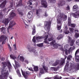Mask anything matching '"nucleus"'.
Instances as JSON below:
<instances>
[{
    "label": "nucleus",
    "mask_w": 79,
    "mask_h": 79,
    "mask_svg": "<svg viewBox=\"0 0 79 79\" xmlns=\"http://www.w3.org/2000/svg\"><path fill=\"white\" fill-rule=\"evenodd\" d=\"M7 64H8V66H11V64L10 62H7Z\"/></svg>",
    "instance_id": "56"
},
{
    "label": "nucleus",
    "mask_w": 79,
    "mask_h": 79,
    "mask_svg": "<svg viewBox=\"0 0 79 79\" xmlns=\"http://www.w3.org/2000/svg\"><path fill=\"white\" fill-rule=\"evenodd\" d=\"M27 17L29 19L28 20V21L29 23H30V22L32 21L33 20V18H32V15H29L28 14Z\"/></svg>",
    "instance_id": "15"
},
{
    "label": "nucleus",
    "mask_w": 79,
    "mask_h": 79,
    "mask_svg": "<svg viewBox=\"0 0 79 79\" xmlns=\"http://www.w3.org/2000/svg\"><path fill=\"white\" fill-rule=\"evenodd\" d=\"M43 45L44 43H42L37 44V45L38 46V47H43Z\"/></svg>",
    "instance_id": "33"
},
{
    "label": "nucleus",
    "mask_w": 79,
    "mask_h": 79,
    "mask_svg": "<svg viewBox=\"0 0 79 79\" xmlns=\"http://www.w3.org/2000/svg\"><path fill=\"white\" fill-rule=\"evenodd\" d=\"M5 60V59L4 57H2L1 59V61H4Z\"/></svg>",
    "instance_id": "62"
},
{
    "label": "nucleus",
    "mask_w": 79,
    "mask_h": 79,
    "mask_svg": "<svg viewBox=\"0 0 79 79\" xmlns=\"http://www.w3.org/2000/svg\"><path fill=\"white\" fill-rule=\"evenodd\" d=\"M51 23L52 21H51L47 22L45 25V26L47 27V29H50V25H51Z\"/></svg>",
    "instance_id": "12"
},
{
    "label": "nucleus",
    "mask_w": 79,
    "mask_h": 79,
    "mask_svg": "<svg viewBox=\"0 0 79 79\" xmlns=\"http://www.w3.org/2000/svg\"><path fill=\"white\" fill-rule=\"evenodd\" d=\"M60 49L61 50L62 52H63V53H64V52L65 53L66 55H68V51H67V50H64V49L62 48L61 47L60 48Z\"/></svg>",
    "instance_id": "21"
},
{
    "label": "nucleus",
    "mask_w": 79,
    "mask_h": 79,
    "mask_svg": "<svg viewBox=\"0 0 79 79\" xmlns=\"http://www.w3.org/2000/svg\"><path fill=\"white\" fill-rule=\"evenodd\" d=\"M7 45H8V47L9 48V49H10V51H11V47L10 46V44H7Z\"/></svg>",
    "instance_id": "49"
},
{
    "label": "nucleus",
    "mask_w": 79,
    "mask_h": 79,
    "mask_svg": "<svg viewBox=\"0 0 79 79\" xmlns=\"http://www.w3.org/2000/svg\"><path fill=\"white\" fill-rule=\"evenodd\" d=\"M6 3V1H5L3 2L2 4L0 5V7L2 8H4L5 6V5Z\"/></svg>",
    "instance_id": "16"
},
{
    "label": "nucleus",
    "mask_w": 79,
    "mask_h": 79,
    "mask_svg": "<svg viewBox=\"0 0 79 79\" xmlns=\"http://www.w3.org/2000/svg\"><path fill=\"white\" fill-rule=\"evenodd\" d=\"M19 60L21 61H22V62H24V57L23 56H20L19 57Z\"/></svg>",
    "instance_id": "28"
},
{
    "label": "nucleus",
    "mask_w": 79,
    "mask_h": 79,
    "mask_svg": "<svg viewBox=\"0 0 79 79\" xmlns=\"http://www.w3.org/2000/svg\"><path fill=\"white\" fill-rule=\"evenodd\" d=\"M67 58V56H64V59L61 58V60L60 61V65H63V64L64 63V61Z\"/></svg>",
    "instance_id": "14"
},
{
    "label": "nucleus",
    "mask_w": 79,
    "mask_h": 79,
    "mask_svg": "<svg viewBox=\"0 0 79 79\" xmlns=\"http://www.w3.org/2000/svg\"><path fill=\"white\" fill-rule=\"evenodd\" d=\"M48 35H45V39H44V43H45V44H49V43L46 40L47 39H48Z\"/></svg>",
    "instance_id": "20"
},
{
    "label": "nucleus",
    "mask_w": 79,
    "mask_h": 79,
    "mask_svg": "<svg viewBox=\"0 0 79 79\" xmlns=\"http://www.w3.org/2000/svg\"><path fill=\"white\" fill-rule=\"evenodd\" d=\"M7 10L8 9L5 8L3 9L2 11H0V19H2V18L3 17V14L4 12L5 13V12L8 13V12H9V11L11 10L10 9H9L8 11L6 12Z\"/></svg>",
    "instance_id": "1"
},
{
    "label": "nucleus",
    "mask_w": 79,
    "mask_h": 79,
    "mask_svg": "<svg viewBox=\"0 0 79 79\" xmlns=\"http://www.w3.org/2000/svg\"><path fill=\"white\" fill-rule=\"evenodd\" d=\"M8 23H9V22H8V19H5V21L4 22V24H5V25H7L8 24Z\"/></svg>",
    "instance_id": "34"
},
{
    "label": "nucleus",
    "mask_w": 79,
    "mask_h": 79,
    "mask_svg": "<svg viewBox=\"0 0 79 79\" xmlns=\"http://www.w3.org/2000/svg\"><path fill=\"white\" fill-rule=\"evenodd\" d=\"M28 15H31V16H32V12L31 11H30L28 12Z\"/></svg>",
    "instance_id": "52"
},
{
    "label": "nucleus",
    "mask_w": 79,
    "mask_h": 79,
    "mask_svg": "<svg viewBox=\"0 0 79 79\" xmlns=\"http://www.w3.org/2000/svg\"><path fill=\"white\" fill-rule=\"evenodd\" d=\"M62 38V35H59L58 37H57V39L58 40H60V39H61Z\"/></svg>",
    "instance_id": "40"
},
{
    "label": "nucleus",
    "mask_w": 79,
    "mask_h": 79,
    "mask_svg": "<svg viewBox=\"0 0 79 79\" xmlns=\"http://www.w3.org/2000/svg\"><path fill=\"white\" fill-rule=\"evenodd\" d=\"M15 37L16 38V37H18V34H17V33H15Z\"/></svg>",
    "instance_id": "63"
},
{
    "label": "nucleus",
    "mask_w": 79,
    "mask_h": 79,
    "mask_svg": "<svg viewBox=\"0 0 79 79\" xmlns=\"http://www.w3.org/2000/svg\"><path fill=\"white\" fill-rule=\"evenodd\" d=\"M72 15L75 18H78L79 17V11H77L75 13L72 14Z\"/></svg>",
    "instance_id": "9"
},
{
    "label": "nucleus",
    "mask_w": 79,
    "mask_h": 79,
    "mask_svg": "<svg viewBox=\"0 0 79 79\" xmlns=\"http://www.w3.org/2000/svg\"><path fill=\"white\" fill-rule=\"evenodd\" d=\"M50 2L51 3H56V0H50Z\"/></svg>",
    "instance_id": "43"
},
{
    "label": "nucleus",
    "mask_w": 79,
    "mask_h": 79,
    "mask_svg": "<svg viewBox=\"0 0 79 79\" xmlns=\"http://www.w3.org/2000/svg\"><path fill=\"white\" fill-rule=\"evenodd\" d=\"M10 58H11L13 59L14 60H15V59H16V57H15V56L13 55H10Z\"/></svg>",
    "instance_id": "35"
},
{
    "label": "nucleus",
    "mask_w": 79,
    "mask_h": 79,
    "mask_svg": "<svg viewBox=\"0 0 79 79\" xmlns=\"http://www.w3.org/2000/svg\"><path fill=\"white\" fill-rule=\"evenodd\" d=\"M17 11L18 12V14L19 15H21V16H23V12H21L20 11V9H18L17 10Z\"/></svg>",
    "instance_id": "25"
},
{
    "label": "nucleus",
    "mask_w": 79,
    "mask_h": 79,
    "mask_svg": "<svg viewBox=\"0 0 79 79\" xmlns=\"http://www.w3.org/2000/svg\"><path fill=\"white\" fill-rule=\"evenodd\" d=\"M44 69H43L42 68H41L40 69V72L39 73V74H44Z\"/></svg>",
    "instance_id": "27"
},
{
    "label": "nucleus",
    "mask_w": 79,
    "mask_h": 79,
    "mask_svg": "<svg viewBox=\"0 0 79 79\" xmlns=\"http://www.w3.org/2000/svg\"><path fill=\"white\" fill-rule=\"evenodd\" d=\"M6 38H7L6 37H5L4 35H2L0 37V40H1V41H2V45L3 44H5V40L6 39Z\"/></svg>",
    "instance_id": "5"
},
{
    "label": "nucleus",
    "mask_w": 79,
    "mask_h": 79,
    "mask_svg": "<svg viewBox=\"0 0 79 79\" xmlns=\"http://www.w3.org/2000/svg\"><path fill=\"white\" fill-rule=\"evenodd\" d=\"M16 24V23H15V22L14 21H11L10 22L9 26L7 28V31L8 32V30L10 29H11V27H13V26H15Z\"/></svg>",
    "instance_id": "3"
},
{
    "label": "nucleus",
    "mask_w": 79,
    "mask_h": 79,
    "mask_svg": "<svg viewBox=\"0 0 79 79\" xmlns=\"http://www.w3.org/2000/svg\"><path fill=\"white\" fill-rule=\"evenodd\" d=\"M42 66L45 71H47V70H48V68L47 67H45L44 65H42Z\"/></svg>",
    "instance_id": "30"
},
{
    "label": "nucleus",
    "mask_w": 79,
    "mask_h": 79,
    "mask_svg": "<svg viewBox=\"0 0 79 79\" xmlns=\"http://www.w3.org/2000/svg\"><path fill=\"white\" fill-rule=\"evenodd\" d=\"M60 60H56L55 62L52 64V66H57L58 64H59V63H60Z\"/></svg>",
    "instance_id": "19"
},
{
    "label": "nucleus",
    "mask_w": 79,
    "mask_h": 79,
    "mask_svg": "<svg viewBox=\"0 0 79 79\" xmlns=\"http://www.w3.org/2000/svg\"><path fill=\"white\" fill-rule=\"evenodd\" d=\"M50 44L51 45H53L54 47L55 48H58V44L56 43L55 44V40L53 41L52 42L50 43Z\"/></svg>",
    "instance_id": "8"
},
{
    "label": "nucleus",
    "mask_w": 79,
    "mask_h": 79,
    "mask_svg": "<svg viewBox=\"0 0 79 79\" xmlns=\"http://www.w3.org/2000/svg\"><path fill=\"white\" fill-rule=\"evenodd\" d=\"M79 9V7L77 5H75L73 7V10L74 11H77Z\"/></svg>",
    "instance_id": "17"
},
{
    "label": "nucleus",
    "mask_w": 79,
    "mask_h": 79,
    "mask_svg": "<svg viewBox=\"0 0 79 79\" xmlns=\"http://www.w3.org/2000/svg\"><path fill=\"white\" fill-rule=\"evenodd\" d=\"M68 22H71V19L70 18V17H69L68 19Z\"/></svg>",
    "instance_id": "57"
},
{
    "label": "nucleus",
    "mask_w": 79,
    "mask_h": 79,
    "mask_svg": "<svg viewBox=\"0 0 79 79\" xmlns=\"http://www.w3.org/2000/svg\"><path fill=\"white\" fill-rule=\"evenodd\" d=\"M27 48L29 52H33L34 53H35V52H36V50H35V49H34L32 48L31 47H30V45H28L27 47Z\"/></svg>",
    "instance_id": "10"
},
{
    "label": "nucleus",
    "mask_w": 79,
    "mask_h": 79,
    "mask_svg": "<svg viewBox=\"0 0 79 79\" xmlns=\"http://www.w3.org/2000/svg\"><path fill=\"white\" fill-rule=\"evenodd\" d=\"M0 30H1V32H3V33H5V32L3 31H5V27H2L0 28Z\"/></svg>",
    "instance_id": "39"
},
{
    "label": "nucleus",
    "mask_w": 79,
    "mask_h": 79,
    "mask_svg": "<svg viewBox=\"0 0 79 79\" xmlns=\"http://www.w3.org/2000/svg\"><path fill=\"white\" fill-rule=\"evenodd\" d=\"M43 39V37L42 36H37L36 38V40H39V39Z\"/></svg>",
    "instance_id": "36"
},
{
    "label": "nucleus",
    "mask_w": 79,
    "mask_h": 79,
    "mask_svg": "<svg viewBox=\"0 0 79 79\" xmlns=\"http://www.w3.org/2000/svg\"><path fill=\"white\" fill-rule=\"evenodd\" d=\"M40 12V11H39V10H36V15L37 16H39L40 15V13H39Z\"/></svg>",
    "instance_id": "37"
},
{
    "label": "nucleus",
    "mask_w": 79,
    "mask_h": 79,
    "mask_svg": "<svg viewBox=\"0 0 79 79\" xmlns=\"http://www.w3.org/2000/svg\"><path fill=\"white\" fill-rule=\"evenodd\" d=\"M44 16L46 17H47V16H48V15H47V12H45L44 13Z\"/></svg>",
    "instance_id": "60"
},
{
    "label": "nucleus",
    "mask_w": 79,
    "mask_h": 79,
    "mask_svg": "<svg viewBox=\"0 0 79 79\" xmlns=\"http://www.w3.org/2000/svg\"><path fill=\"white\" fill-rule=\"evenodd\" d=\"M69 30H70V32H71V33H73V31H74V28H70Z\"/></svg>",
    "instance_id": "41"
},
{
    "label": "nucleus",
    "mask_w": 79,
    "mask_h": 79,
    "mask_svg": "<svg viewBox=\"0 0 79 79\" xmlns=\"http://www.w3.org/2000/svg\"><path fill=\"white\" fill-rule=\"evenodd\" d=\"M59 17H60L61 18H62L64 20H66L67 19V16L66 15H64L63 13H60L59 15Z\"/></svg>",
    "instance_id": "7"
},
{
    "label": "nucleus",
    "mask_w": 79,
    "mask_h": 79,
    "mask_svg": "<svg viewBox=\"0 0 79 79\" xmlns=\"http://www.w3.org/2000/svg\"><path fill=\"white\" fill-rule=\"evenodd\" d=\"M71 26L73 28H74L76 26V25L74 24H71Z\"/></svg>",
    "instance_id": "44"
},
{
    "label": "nucleus",
    "mask_w": 79,
    "mask_h": 79,
    "mask_svg": "<svg viewBox=\"0 0 79 79\" xmlns=\"http://www.w3.org/2000/svg\"><path fill=\"white\" fill-rule=\"evenodd\" d=\"M22 74L24 77H26L27 76V74L26 73V72H23L22 69L21 70Z\"/></svg>",
    "instance_id": "24"
},
{
    "label": "nucleus",
    "mask_w": 79,
    "mask_h": 79,
    "mask_svg": "<svg viewBox=\"0 0 79 79\" xmlns=\"http://www.w3.org/2000/svg\"><path fill=\"white\" fill-rule=\"evenodd\" d=\"M64 0H60L58 3V6H63V5H64Z\"/></svg>",
    "instance_id": "11"
},
{
    "label": "nucleus",
    "mask_w": 79,
    "mask_h": 79,
    "mask_svg": "<svg viewBox=\"0 0 79 79\" xmlns=\"http://www.w3.org/2000/svg\"><path fill=\"white\" fill-rule=\"evenodd\" d=\"M46 0H42L41 1V5L44 6V8H47L48 4L47 2H46Z\"/></svg>",
    "instance_id": "6"
},
{
    "label": "nucleus",
    "mask_w": 79,
    "mask_h": 79,
    "mask_svg": "<svg viewBox=\"0 0 79 79\" xmlns=\"http://www.w3.org/2000/svg\"><path fill=\"white\" fill-rule=\"evenodd\" d=\"M15 16H16V14L15 13L12 12L10 14V18L11 19L12 18H13V17Z\"/></svg>",
    "instance_id": "23"
},
{
    "label": "nucleus",
    "mask_w": 79,
    "mask_h": 79,
    "mask_svg": "<svg viewBox=\"0 0 79 79\" xmlns=\"http://www.w3.org/2000/svg\"><path fill=\"white\" fill-rule=\"evenodd\" d=\"M22 5V0H20L19 1V3L16 6H20Z\"/></svg>",
    "instance_id": "26"
},
{
    "label": "nucleus",
    "mask_w": 79,
    "mask_h": 79,
    "mask_svg": "<svg viewBox=\"0 0 79 79\" xmlns=\"http://www.w3.org/2000/svg\"><path fill=\"white\" fill-rule=\"evenodd\" d=\"M32 35H34L35 33H36V31L35 30V25H34L33 26L32 28Z\"/></svg>",
    "instance_id": "18"
},
{
    "label": "nucleus",
    "mask_w": 79,
    "mask_h": 79,
    "mask_svg": "<svg viewBox=\"0 0 79 79\" xmlns=\"http://www.w3.org/2000/svg\"><path fill=\"white\" fill-rule=\"evenodd\" d=\"M68 43H69L70 46H73L74 44V41L73 40H72L71 38L69 36L68 37Z\"/></svg>",
    "instance_id": "2"
},
{
    "label": "nucleus",
    "mask_w": 79,
    "mask_h": 79,
    "mask_svg": "<svg viewBox=\"0 0 79 79\" xmlns=\"http://www.w3.org/2000/svg\"><path fill=\"white\" fill-rule=\"evenodd\" d=\"M67 10H70V8L69 7V6H68L66 7Z\"/></svg>",
    "instance_id": "58"
},
{
    "label": "nucleus",
    "mask_w": 79,
    "mask_h": 79,
    "mask_svg": "<svg viewBox=\"0 0 79 79\" xmlns=\"http://www.w3.org/2000/svg\"><path fill=\"white\" fill-rule=\"evenodd\" d=\"M73 58L72 56L71 55H69L67 57V59L68 61H71V59Z\"/></svg>",
    "instance_id": "31"
},
{
    "label": "nucleus",
    "mask_w": 79,
    "mask_h": 79,
    "mask_svg": "<svg viewBox=\"0 0 79 79\" xmlns=\"http://www.w3.org/2000/svg\"><path fill=\"white\" fill-rule=\"evenodd\" d=\"M76 44L77 45H78V46H79V40H77Z\"/></svg>",
    "instance_id": "53"
},
{
    "label": "nucleus",
    "mask_w": 79,
    "mask_h": 79,
    "mask_svg": "<svg viewBox=\"0 0 79 79\" xmlns=\"http://www.w3.org/2000/svg\"><path fill=\"white\" fill-rule=\"evenodd\" d=\"M60 77V78H57V77H55L54 78V79H61V78H62V77Z\"/></svg>",
    "instance_id": "64"
},
{
    "label": "nucleus",
    "mask_w": 79,
    "mask_h": 79,
    "mask_svg": "<svg viewBox=\"0 0 79 79\" xmlns=\"http://www.w3.org/2000/svg\"><path fill=\"white\" fill-rule=\"evenodd\" d=\"M2 69H5V68L6 67V66H7V63L5 62H2Z\"/></svg>",
    "instance_id": "13"
},
{
    "label": "nucleus",
    "mask_w": 79,
    "mask_h": 79,
    "mask_svg": "<svg viewBox=\"0 0 79 79\" xmlns=\"http://www.w3.org/2000/svg\"><path fill=\"white\" fill-rule=\"evenodd\" d=\"M14 48L15 50H16L17 48H16V45L15 44L13 45Z\"/></svg>",
    "instance_id": "48"
},
{
    "label": "nucleus",
    "mask_w": 79,
    "mask_h": 79,
    "mask_svg": "<svg viewBox=\"0 0 79 79\" xmlns=\"http://www.w3.org/2000/svg\"><path fill=\"white\" fill-rule=\"evenodd\" d=\"M26 73L27 74V76L30 74V73L28 71H26Z\"/></svg>",
    "instance_id": "55"
},
{
    "label": "nucleus",
    "mask_w": 79,
    "mask_h": 79,
    "mask_svg": "<svg viewBox=\"0 0 79 79\" xmlns=\"http://www.w3.org/2000/svg\"><path fill=\"white\" fill-rule=\"evenodd\" d=\"M76 62H79V56H75Z\"/></svg>",
    "instance_id": "29"
},
{
    "label": "nucleus",
    "mask_w": 79,
    "mask_h": 79,
    "mask_svg": "<svg viewBox=\"0 0 79 79\" xmlns=\"http://www.w3.org/2000/svg\"><path fill=\"white\" fill-rule=\"evenodd\" d=\"M34 70L36 72H37V71H39V68H38V66H35L34 67Z\"/></svg>",
    "instance_id": "32"
},
{
    "label": "nucleus",
    "mask_w": 79,
    "mask_h": 79,
    "mask_svg": "<svg viewBox=\"0 0 79 79\" xmlns=\"http://www.w3.org/2000/svg\"><path fill=\"white\" fill-rule=\"evenodd\" d=\"M24 61L25 62L27 63V64H28V63H29V62L28 61V60H25Z\"/></svg>",
    "instance_id": "59"
},
{
    "label": "nucleus",
    "mask_w": 79,
    "mask_h": 79,
    "mask_svg": "<svg viewBox=\"0 0 79 79\" xmlns=\"http://www.w3.org/2000/svg\"><path fill=\"white\" fill-rule=\"evenodd\" d=\"M51 69L52 71H54V70H55V68H54V67H51Z\"/></svg>",
    "instance_id": "61"
},
{
    "label": "nucleus",
    "mask_w": 79,
    "mask_h": 79,
    "mask_svg": "<svg viewBox=\"0 0 79 79\" xmlns=\"http://www.w3.org/2000/svg\"><path fill=\"white\" fill-rule=\"evenodd\" d=\"M32 41L34 43H35L36 42V40L35 39V36H34L32 40Z\"/></svg>",
    "instance_id": "47"
},
{
    "label": "nucleus",
    "mask_w": 79,
    "mask_h": 79,
    "mask_svg": "<svg viewBox=\"0 0 79 79\" xmlns=\"http://www.w3.org/2000/svg\"><path fill=\"white\" fill-rule=\"evenodd\" d=\"M53 40V36H51L50 38L48 39V40L49 41H52V40Z\"/></svg>",
    "instance_id": "45"
},
{
    "label": "nucleus",
    "mask_w": 79,
    "mask_h": 79,
    "mask_svg": "<svg viewBox=\"0 0 79 79\" xmlns=\"http://www.w3.org/2000/svg\"><path fill=\"white\" fill-rule=\"evenodd\" d=\"M57 30H58V31H60V29H61V26L57 25Z\"/></svg>",
    "instance_id": "46"
},
{
    "label": "nucleus",
    "mask_w": 79,
    "mask_h": 79,
    "mask_svg": "<svg viewBox=\"0 0 79 79\" xmlns=\"http://www.w3.org/2000/svg\"><path fill=\"white\" fill-rule=\"evenodd\" d=\"M79 53V48L75 52V56H77V54Z\"/></svg>",
    "instance_id": "38"
},
{
    "label": "nucleus",
    "mask_w": 79,
    "mask_h": 79,
    "mask_svg": "<svg viewBox=\"0 0 79 79\" xmlns=\"http://www.w3.org/2000/svg\"><path fill=\"white\" fill-rule=\"evenodd\" d=\"M71 22H68V26H71Z\"/></svg>",
    "instance_id": "50"
},
{
    "label": "nucleus",
    "mask_w": 79,
    "mask_h": 79,
    "mask_svg": "<svg viewBox=\"0 0 79 79\" xmlns=\"http://www.w3.org/2000/svg\"><path fill=\"white\" fill-rule=\"evenodd\" d=\"M75 36L76 38L79 37V34L75 32Z\"/></svg>",
    "instance_id": "42"
},
{
    "label": "nucleus",
    "mask_w": 79,
    "mask_h": 79,
    "mask_svg": "<svg viewBox=\"0 0 79 79\" xmlns=\"http://www.w3.org/2000/svg\"><path fill=\"white\" fill-rule=\"evenodd\" d=\"M32 0H30L28 2H29V4L30 5H31L32 4V2H32Z\"/></svg>",
    "instance_id": "51"
},
{
    "label": "nucleus",
    "mask_w": 79,
    "mask_h": 79,
    "mask_svg": "<svg viewBox=\"0 0 79 79\" xmlns=\"http://www.w3.org/2000/svg\"><path fill=\"white\" fill-rule=\"evenodd\" d=\"M1 73L3 74L4 73V74L5 75L4 76V77H6L7 76H8V71L7 70V69H2L1 70Z\"/></svg>",
    "instance_id": "4"
},
{
    "label": "nucleus",
    "mask_w": 79,
    "mask_h": 79,
    "mask_svg": "<svg viewBox=\"0 0 79 79\" xmlns=\"http://www.w3.org/2000/svg\"><path fill=\"white\" fill-rule=\"evenodd\" d=\"M15 62L16 67L17 68L20 67V64H19V63H18V62H17V61H16L15 60Z\"/></svg>",
    "instance_id": "22"
},
{
    "label": "nucleus",
    "mask_w": 79,
    "mask_h": 79,
    "mask_svg": "<svg viewBox=\"0 0 79 79\" xmlns=\"http://www.w3.org/2000/svg\"><path fill=\"white\" fill-rule=\"evenodd\" d=\"M57 23L58 24H60L61 23V21L60 20L57 19Z\"/></svg>",
    "instance_id": "54"
}]
</instances>
